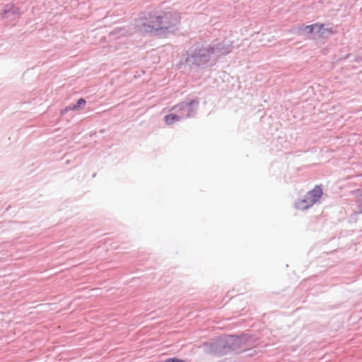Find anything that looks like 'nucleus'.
Instances as JSON below:
<instances>
[{
    "label": "nucleus",
    "mask_w": 362,
    "mask_h": 362,
    "mask_svg": "<svg viewBox=\"0 0 362 362\" xmlns=\"http://www.w3.org/2000/svg\"><path fill=\"white\" fill-rule=\"evenodd\" d=\"M180 21V16L177 12L167 11L161 15H153L151 22L157 23L160 33H163L174 28Z\"/></svg>",
    "instance_id": "obj_1"
},
{
    "label": "nucleus",
    "mask_w": 362,
    "mask_h": 362,
    "mask_svg": "<svg viewBox=\"0 0 362 362\" xmlns=\"http://www.w3.org/2000/svg\"><path fill=\"white\" fill-rule=\"evenodd\" d=\"M322 189L320 186H315L307 192L304 198L296 202L295 206L298 210H306L315 204L322 197Z\"/></svg>",
    "instance_id": "obj_2"
},
{
    "label": "nucleus",
    "mask_w": 362,
    "mask_h": 362,
    "mask_svg": "<svg viewBox=\"0 0 362 362\" xmlns=\"http://www.w3.org/2000/svg\"><path fill=\"white\" fill-rule=\"evenodd\" d=\"M153 15H150L148 20H139L137 22V30L144 35H157L160 33L158 24L152 23Z\"/></svg>",
    "instance_id": "obj_3"
},
{
    "label": "nucleus",
    "mask_w": 362,
    "mask_h": 362,
    "mask_svg": "<svg viewBox=\"0 0 362 362\" xmlns=\"http://www.w3.org/2000/svg\"><path fill=\"white\" fill-rule=\"evenodd\" d=\"M324 27V24L322 23H315L310 25H305L304 27L301 28V30L307 32L308 33H313L314 31V29L317 28L319 30H322Z\"/></svg>",
    "instance_id": "obj_4"
},
{
    "label": "nucleus",
    "mask_w": 362,
    "mask_h": 362,
    "mask_svg": "<svg viewBox=\"0 0 362 362\" xmlns=\"http://www.w3.org/2000/svg\"><path fill=\"white\" fill-rule=\"evenodd\" d=\"M175 119H177V117L175 115H168L165 117V121L167 124H172Z\"/></svg>",
    "instance_id": "obj_5"
},
{
    "label": "nucleus",
    "mask_w": 362,
    "mask_h": 362,
    "mask_svg": "<svg viewBox=\"0 0 362 362\" xmlns=\"http://www.w3.org/2000/svg\"><path fill=\"white\" fill-rule=\"evenodd\" d=\"M85 104H86V101H85V100H83V99L81 98V99H79V100L77 101L76 104V105H74L71 108V110H77L80 106L85 105Z\"/></svg>",
    "instance_id": "obj_6"
},
{
    "label": "nucleus",
    "mask_w": 362,
    "mask_h": 362,
    "mask_svg": "<svg viewBox=\"0 0 362 362\" xmlns=\"http://www.w3.org/2000/svg\"><path fill=\"white\" fill-rule=\"evenodd\" d=\"M326 32L328 33H333V30H332V28H325V26L322 30L318 29V33L320 37L324 36Z\"/></svg>",
    "instance_id": "obj_7"
},
{
    "label": "nucleus",
    "mask_w": 362,
    "mask_h": 362,
    "mask_svg": "<svg viewBox=\"0 0 362 362\" xmlns=\"http://www.w3.org/2000/svg\"><path fill=\"white\" fill-rule=\"evenodd\" d=\"M6 7L7 8H5L4 11V14H6V13H7L8 12H14V11H13L14 8H15L14 6H7Z\"/></svg>",
    "instance_id": "obj_8"
},
{
    "label": "nucleus",
    "mask_w": 362,
    "mask_h": 362,
    "mask_svg": "<svg viewBox=\"0 0 362 362\" xmlns=\"http://www.w3.org/2000/svg\"><path fill=\"white\" fill-rule=\"evenodd\" d=\"M165 362H185L182 359L177 358H170L165 361Z\"/></svg>",
    "instance_id": "obj_9"
}]
</instances>
